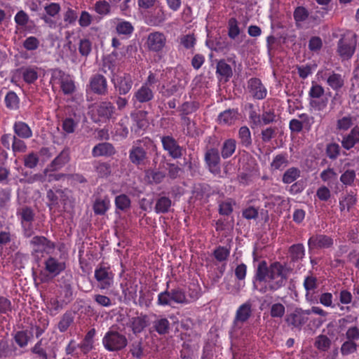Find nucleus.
Here are the masks:
<instances>
[{
	"instance_id": "obj_1",
	"label": "nucleus",
	"mask_w": 359,
	"mask_h": 359,
	"mask_svg": "<svg viewBox=\"0 0 359 359\" xmlns=\"http://www.w3.org/2000/svg\"><path fill=\"white\" fill-rule=\"evenodd\" d=\"M290 271L289 268L285 267L278 262L268 266L266 261H261L254 276L255 287H257V283H265L269 280V290L276 291L285 285Z\"/></svg>"
},
{
	"instance_id": "obj_2",
	"label": "nucleus",
	"mask_w": 359,
	"mask_h": 359,
	"mask_svg": "<svg viewBox=\"0 0 359 359\" xmlns=\"http://www.w3.org/2000/svg\"><path fill=\"white\" fill-rule=\"evenodd\" d=\"M156 149L150 140H137L129 149V161L138 168H145L150 164L151 154Z\"/></svg>"
},
{
	"instance_id": "obj_3",
	"label": "nucleus",
	"mask_w": 359,
	"mask_h": 359,
	"mask_svg": "<svg viewBox=\"0 0 359 359\" xmlns=\"http://www.w3.org/2000/svg\"><path fill=\"white\" fill-rule=\"evenodd\" d=\"M102 345L110 352H118L128 345V339L122 333L113 328L109 329L102 338Z\"/></svg>"
},
{
	"instance_id": "obj_4",
	"label": "nucleus",
	"mask_w": 359,
	"mask_h": 359,
	"mask_svg": "<svg viewBox=\"0 0 359 359\" xmlns=\"http://www.w3.org/2000/svg\"><path fill=\"white\" fill-rule=\"evenodd\" d=\"M324 93L325 90L323 86L313 83L309 92L310 107L317 111H323L325 109L328 103V98L323 97Z\"/></svg>"
},
{
	"instance_id": "obj_5",
	"label": "nucleus",
	"mask_w": 359,
	"mask_h": 359,
	"mask_svg": "<svg viewBox=\"0 0 359 359\" xmlns=\"http://www.w3.org/2000/svg\"><path fill=\"white\" fill-rule=\"evenodd\" d=\"M146 45L149 51L163 54L167 48V38L163 32H154L149 34Z\"/></svg>"
},
{
	"instance_id": "obj_6",
	"label": "nucleus",
	"mask_w": 359,
	"mask_h": 359,
	"mask_svg": "<svg viewBox=\"0 0 359 359\" xmlns=\"http://www.w3.org/2000/svg\"><path fill=\"white\" fill-rule=\"evenodd\" d=\"M95 278L97 282V288L108 290L114 283V273L109 267L99 264L95 270Z\"/></svg>"
},
{
	"instance_id": "obj_7",
	"label": "nucleus",
	"mask_w": 359,
	"mask_h": 359,
	"mask_svg": "<svg viewBox=\"0 0 359 359\" xmlns=\"http://www.w3.org/2000/svg\"><path fill=\"white\" fill-rule=\"evenodd\" d=\"M111 82L117 94L126 95L130 92L134 84L133 76L128 73L114 76Z\"/></svg>"
},
{
	"instance_id": "obj_8",
	"label": "nucleus",
	"mask_w": 359,
	"mask_h": 359,
	"mask_svg": "<svg viewBox=\"0 0 359 359\" xmlns=\"http://www.w3.org/2000/svg\"><path fill=\"white\" fill-rule=\"evenodd\" d=\"M163 148L168 155L174 159L180 158L183 155V148L172 135H164L161 137Z\"/></svg>"
},
{
	"instance_id": "obj_9",
	"label": "nucleus",
	"mask_w": 359,
	"mask_h": 359,
	"mask_svg": "<svg viewBox=\"0 0 359 359\" xmlns=\"http://www.w3.org/2000/svg\"><path fill=\"white\" fill-rule=\"evenodd\" d=\"M52 78L60 81V87L65 95H72L76 90L74 81L69 75L66 74L60 69L53 70Z\"/></svg>"
},
{
	"instance_id": "obj_10",
	"label": "nucleus",
	"mask_w": 359,
	"mask_h": 359,
	"mask_svg": "<svg viewBox=\"0 0 359 359\" xmlns=\"http://www.w3.org/2000/svg\"><path fill=\"white\" fill-rule=\"evenodd\" d=\"M204 160L210 172L218 174L220 171V156L217 148H207L204 155Z\"/></svg>"
},
{
	"instance_id": "obj_11",
	"label": "nucleus",
	"mask_w": 359,
	"mask_h": 359,
	"mask_svg": "<svg viewBox=\"0 0 359 359\" xmlns=\"http://www.w3.org/2000/svg\"><path fill=\"white\" fill-rule=\"evenodd\" d=\"M89 87L92 92L98 95H105L108 93L107 79L100 74H96L90 77Z\"/></svg>"
},
{
	"instance_id": "obj_12",
	"label": "nucleus",
	"mask_w": 359,
	"mask_h": 359,
	"mask_svg": "<svg viewBox=\"0 0 359 359\" xmlns=\"http://www.w3.org/2000/svg\"><path fill=\"white\" fill-rule=\"evenodd\" d=\"M333 245V239L327 235L316 234L310 237L308 241L309 250L314 249L329 248Z\"/></svg>"
},
{
	"instance_id": "obj_13",
	"label": "nucleus",
	"mask_w": 359,
	"mask_h": 359,
	"mask_svg": "<svg viewBox=\"0 0 359 359\" xmlns=\"http://www.w3.org/2000/svg\"><path fill=\"white\" fill-rule=\"evenodd\" d=\"M248 88L255 99L262 100L266 96V89L258 78H252L248 81Z\"/></svg>"
},
{
	"instance_id": "obj_14",
	"label": "nucleus",
	"mask_w": 359,
	"mask_h": 359,
	"mask_svg": "<svg viewBox=\"0 0 359 359\" xmlns=\"http://www.w3.org/2000/svg\"><path fill=\"white\" fill-rule=\"evenodd\" d=\"M96 113L102 120L109 121L116 118V107L110 101H103L97 106Z\"/></svg>"
},
{
	"instance_id": "obj_15",
	"label": "nucleus",
	"mask_w": 359,
	"mask_h": 359,
	"mask_svg": "<svg viewBox=\"0 0 359 359\" xmlns=\"http://www.w3.org/2000/svg\"><path fill=\"white\" fill-rule=\"evenodd\" d=\"M355 50V43L349 38L343 37L340 39L337 44V52L339 55L345 60L351 58Z\"/></svg>"
},
{
	"instance_id": "obj_16",
	"label": "nucleus",
	"mask_w": 359,
	"mask_h": 359,
	"mask_svg": "<svg viewBox=\"0 0 359 359\" xmlns=\"http://www.w3.org/2000/svg\"><path fill=\"white\" fill-rule=\"evenodd\" d=\"M308 321V318H304L303 309L297 308L292 313L286 316L285 322L287 325L292 328L301 329L302 327Z\"/></svg>"
},
{
	"instance_id": "obj_17",
	"label": "nucleus",
	"mask_w": 359,
	"mask_h": 359,
	"mask_svg": "<svg viewBox=\"0 0 359 359\" xmlns=\"http://www.w3.org/2000/svg\"><path fill=\"white\" fill-rule=\"evenodd\" d=\"M341 146L346 150L352 149L359 143V126H355L351 131L342 137Z\"/></svg>"
},
{
	"instance_id": "obj_18",
	"label": "nucleus",
	"mask_w": 359,
	"mask_h": 359,
	"mask_svg": "<svg viewBox=\"0 0 359 359\" xmlns=\"http://www.w3.org/2000/svg\"><path fill=\"white\" fill-rule=\"evenodd\" d=\"M70 161V149L65 147L52 161L49 167L51 170H57L64 167Z\"/></svg>"
},
{
	"instance_id": "obj_19",
	"label": "nucleus",
	"mask_w": 359,
	"mask_h": 359,
	"mask_svg": "<svg viewBox=\"0 0 359 359\" xmlns=\"http://www.w3.org/2000/svg\"><path fill=\"white\" fill-rule=\"evenodd\" d=\"M216 74L219 81H229L233 76L232 68L224 60H220L217 62Z\"/></svg>"
},
{
	"instance_id": "obj_20",
	"label": "nucleus",
	"mask_w": 359,
	"mask_h": 359,
	"mask_svg": "<svg viewBox=\"0 0 359 359\" xmlns=\"http://www.w3.org/2000/svg\"><path fill=\"white\" fill-rule=\"evenodd\" d=\"M327 84L334 91L340 90L344 86V77L334 71L325 74Z\"/></svg>"
},
{
	"instance_id": "obj_21",
	"label": "nucleus",
	"mask_w": 359,
	"mask_h": 359,
	"mask_svg": "<svg viewBox=\"0 0 359 359\" xmlns=\"http://www.w3.org/2000/svg\"><path fill=\"white\" fill-rule=\"evenodd\" d=\"M45 269L53 276H56L63 271L66 265L63 262H60L53 257H48L45 261Z\"/></svg>"
},
{
	"instance_id": "obj_22",
	"label": "nucleus",
	"mask_w": 359,
	"mask_h": 359,
	"mask_svg": "<svg viewBox=\"0 0 359 359\" xmlns=\"http://www.w3.org/2000/svg\"><path fill=\"white\" fill-rule=\"evenodd\" d=\"M252 304L250 301L241 304L236 311L234 323H243L246 322L252 315Z\"/></svg>"
},
{
	"instance_id": "obj_23",
	"label": "nucleus",
	"mask_w": 359,
	"mask_h": 359,
	"mask_svg": "<svg viewBox=\"0 0 359 359\" xmlns=\"http://www.w3.org/2000/svg\"><path fill=\"white\" fill-rule=\"evenodd\" d=\"M31 244L35 247V252H46L48 250L54 249L55 247L54 243L48 240L44 236H36L33 237L31 241Z\"/></svg>"
},
{
	"instance_id": "obj_24",
	"label": "nucleus",
	"mask_w": 359,
	"mask_h": 359,
	"mask_svg": "<svg viewBox=\"0 0 359 359\" xmlns=\"http://www.w3.org/2000/svg\"><path fill=\"white\" fill-rule=\"evenodd\" d=\"M116 150L114 146L108 142L100 143L95 145L92 151V155L94 157L110 156L115 154Z\"/></svg>"
},
{
	"instance_id": "obj_25",
	"label": "nucleus",
	"mask_w": 359,
	"mask_h": 359,
	"mask_svg": "<svg viewBox=\"0 0 359 359\" xmlns=\"http://www.w3.org/2000/svg\"><path fill=\"white\" fill-rule=\"evenodd\" d=\"M165 176V172L157 169L149 168L145 170V179L149 184H161Z\"/></svg>"
},
{
	"instance_id": "obj_26",
	"label": "nucleus",
	"mask_w": 359,
	"mask_h": 359,
	"mask_svg": "<svg viewBox=\"0 0 359 359\" xmlns=\"http://www.w3.org/2000/svg\"><path fill=\"white\" fill-rule=\"evenodd\" d=\"M149 325L148 317L147 315H141L137 317H133L130 320V327L134 334L142 332Z\"/></svg>"
},
{
	"instance_id": "obj_27",
	"label": "nucleus",
	"mask_w": 359,
	"mask_h": 359,
	"mask_svg": "<svg viewBox=\"0 0 359 359\" xmlns=\"http://www.w3.org/2000/svg\"><path fill=\"white\" fill-rule=\"evenodd\" d=\"M153 97V91L147 86V83L136 90L133 95V98L141 103L149 102Z\"/></svg>"
},
{
	"instance_id": "obj_28",
	"label": "nucleus",
	"mask_w": 359,
	"mask_h": 359,
	"mask_svg": "<svg viewBox=\"0 0 359 359\" xmlns=\"http://www.w3.org/2000/svg\"><path fill=\"white\" fill-rule=\"evenodd\" d=\"M238 118V112L237 109H229L219 114L218 116V121L219 124L232 125Z\"/></svg>"
},
{
	"instance_id": "obj_29",
	"label": "nucleus",
	"mask_w": 359,
	"mask_h": 359,
	"mask_svg": "<svg viewBox=\"0 0 359 359\" xmlns=\"http://www.w3.org/2000/svg\"><path fill=\"white\" fill-rule=\"evenodd\" d=\"M172 201L165 196H158L156 201L154 211L157 214H165L169 212L172 206Z\"/></svg>"
},
{
	"instance_id": "obj_30",
	"label": "nucleus",
	"mask_w": 359,
	"mask_h": 359,
	"mask_svg": "<svg viewBox=\"0 0 359 359\" xmlns=\"http://www.w3.org/2000/svg\"><path fill=\"white\" fill-rule=\"evenodd\" d=\"M355 118L351 114L338 118L336 122V129L340 132H345L351 128Z\"/></svg>"
},
{
	"instance_id": "obj_31",
	"label": "nucleus",
	"mask_w": 359,
	"mask_h": 359,
	"mask_svg": "<svg viewBox=\"0 0 359 359\" xmlns=\"http://www.w3.org/2000/svg\"><path fill=\"white\" fill-rule=\"evenodd\" d=\"M109 199L107 196L104 198H97L93 204V210L95 215H103L109 208Z\"/></svg>"
},
{
	"instance_id": "obj_32",
	"label": "nucleus",
	"mask_w": 359,
	"mask_h": 359,
	"mask_svg": "<svg viewBox=\"0 0 359 359\" xmlns=\"http://www.w3.org/2000/svg\"><path fill=\"white\" fill-rule=\"evenodd\" d=\"M13 130L15 133L21 138H29L32 136V132L29 126L22 122H15L13 126Z\"/></svg>"
},
{
	"instance_id": "obj_33",
	"label": "nucleus",
	"mask_w": 359,
	"mask_h": 359,
	"mask_svg": "<svg viewBox=\"0 0 359 359\" xmlns=\"http://www.w3.org/2000/svg\"><path fill=\"white\" fill-rule=\"evenodd\" d=\"M236 142L234 139L226 140L221 147V155L223 158L226 159L231 157L236 151Z\"/></svg>"
},
{
	"instance_id": "obj_34",
	"label": "nucleus",
	"mask_w": 359,
	"mask_h": 359,
	"mask_svg": "<svg viewBox=\"0 0 359 359\" xmlns=\"http://www.w3.org/2000/svg\"><path fill=\"white\" fill-rule=\"evenodd\" d=\"M95 330L94 328L90 330L86 334L83 341L80 344L79 347L83 353L86 354L93 348V337L95 335Z\"/></svg>"
},
{
	"instance_id": "obj_35",
	"label": "nucleus",
	"mask_w": 359,
	"mask_h": 359,
	"mask_svg": "<svg viewBox=\"0 0 359 359\" xmlns=\"http://www.w3.org/2000/svg\"><path fill=\"white\" fill-rule=\"evenodd\" d=\"M154 330L160 335H164L170 331V323L165 318H159L153 322Z\"/></svg>"
},
{
	"instance_id": "obj_36",
	"label": "nucleus",
	"mask_w": 359,
	"mask_h": 359,
	"mask_svg": "<svg viewBox=\"0 0 359 359\" xmlns=\"http://www.w3.org/2000/svg\"><path fill=\"white\" fill-rule=\"evenodd\" d=\"M17 215L20 217L21 224L32 223L34 219L35 214L32 208L23 206L17 210Z\"/></svg>"
},
{
	"instance_id": "obj_37",
	"label": "nucleus",
	"mask_w": 359,
	"mask_h": 359,
	"mask_svg": "<svg viewBox=\"0 0 359 359\" xmlns=\"http://www.w3.org/2000/svg\"><path fill=\"white\" fill-rule=\"evenodd\" d=\"M93 167L100 177H107L111 172V165L107 162L95 161Z\"/></svg>"
},
{
	"instance_id": "obj_38",
	"label": "nucleus",
	"mask_w": 359,
	"mask_h": 359,
	"mask_svg": "<svg viewBox=\"0 0 359 359\" xmlns=\"http://www.w3.org/2000/svg\"><path fill=\"white\" fill-rule=\"evenodd\" d=\"M238 138L240 140V144L245 147L248 148L252 145V137L250 129L247 126H242L238 130Z\"/></svg>"
},
{
	"instance_id": "obj_39",
	"label": "nucleus",
	"mask_w": 359,
	"mask_h": 359,
	"mask_svg": "<svg viewBox=\"0 0 359 359\" xmlns=\"http://www.w3.org/2000/svg\"><path fill=\"white\" fill-rule=\"evenodd\" d=\"M289 252L292 262H297L302 259L305 255L304 247L302 243L292 245L290 246Z\"/></svg>"
},
{
	"instance_id": "obj_40",
	"label": "nucleus",
	"mask_w": 359,
	"mask_h": 359,
	"mask_svg": "<svg viewBox=\"0 0 359 359\" xmlns=\"http://www.w3.org/2000/svg\"><path fill=\"white\" fill-rule=\"evenodd\" d=\"M116 31L120 35L130 36L133 32L134 27L128 21L118 20Z\"/></svg>"
},
{
	"instance_id": "obj_41",
	"label": "nucleus",
	"mask_w": 359,
	"mask_h": 359,
	"mask_svg": "<svg viewBox=\"0 0 359 359\" xmlns=\"http://www.w3.org/2000/svg\"><path fill=\"white\" fill-rule=\"evenodd\" d=\"M32 337L33 334L28 330L18 331L15 335V341L20 347L22 348L27 345Z\"/></svg>"
},
{
	"instance_id": "obj_42",
	"label": "nucleus",
	"mask_w": 359,
	"mask_h": 359,
	"mask_svg": "<svg viewBox=\"0 0 359 359\" xmlns=\"http://www.w3.org/2000/svg\"><path fill=\"white\" fill-rule=\"evenodd\" d=\"M300 173L301 171L299 168H290L284 172L282 181L285 184H291L300 177Z\"/></svg>"
},
{
	"instance_id": "obj_43",
	"label": "nucleus",
	"mask_w": 359,
	"mask_h": 359,
	"mask_svg": "<svg viewBox=\"0 0 359 359\" xmlns=\"http://www.w3.org/2000/svg\"><path fill=\"white\" fill-rule=\"evenodd\" d=\"M130 353L133 357L137 359H141L144 356L143 341L142 339L131 343L130 345Z\"/></svg>"
},
{
	"instance_id": "obj_44",
	"label": "nucleus",
	"mask_w": 359,
	"mask_h": 359,
	"mask_svg": "<svg viewBox=\"0 0 359 359\" xmlns=\"http://www.w3.org/2000/svg\"><path fill=\"white\" fill-rule=\"evenodd\" d=\"M73 322V314L70 311H67L62 316L61 319L57 324V327L61 332H65Z\"/></svg>"
},
{
	"instance_id": "obj_45",
	"label": "nucleus",
	"mask_w": 359,
	"mask_h": 359,
	"mask_svg": "<svg viewBox=\"0 0 359 359\" xmlns=\"http://www.w3.org/2000/svg\"><path fill=\"white\" fill-rule=\"evenodd\" d=\"M79 122V118H76L74 114V118L67 117L62 121V128L67 133H73Z\"/></svg>"
},
{
	"instance_id": "obj_46",
	"label": "nucleus",
	"mask_w": 359,
	"mask_h": 359,
	"mask_svg": "<svg viewBox=\"0 0 359 359\" xmlns=\"http://www.w3.org/2000/svg\"><path fill=\"white\" fill-rule=\"evenodd\" d=\"M356 177L355 171L353 169L344 170L340 176V182L345 186H352Z\"/></svg>"
},
{
	"instance_id": "obj_47",
	"label": "nucleus",
	"mask_w": 359,
	"mask_h": 359,
	"mask_svg": "<svg viewBox=\"0 0 359 359\" xmlns=\"http://www.w3.org/2000/svg\"><path fill=\"white\" fill-rule=\"evenodd\" d=\"M130 199L126 194H121L115 198V205L117 209L125 211L130 207Z\"/></svg>"
},
{
	"instance_id": "obj_48",
	"label": "nucleus",
	"mask_w": 359,
	"mask_h": 359,
	"mask_svg": "<svg viewBox=\"0 0 359 359\" xmlns=\"http://www.w3.org/2000/svg\"><path fill=\"white\" fill-rule=\"evenodd\" d=\"M315 346L322 351H327L331 345V340L326 336L320 334L316 338Z\"/></svg>"
},
{
	"instance_id": "obj_49",
	"label": "nucleus",
	"mask_w": 359,
	"mask_h": 359,
	"mask_svg": "<svg viewBox=\"0 0 359 359\" xmlns=\"http://www.w3.org/2000/svg\"><path fill=\"white\" fill-rule=\"evenodd\" d=\"M276 116L273 109L264 111L260 116V127L276 121Z\"/></svg>"
},
{
	"instance_id": "obj_50",
	"label": "nucleus",
	"mask_w": 359,
	"mask_h": 359,
	"mask_svg": "<svg viewBox=\"0 0 359 359\" xmlns=\"http://www.w3.org/2000/svg\"><path fill=\"white\" fill-rule=\"evenodd\" d=\"M94 9L99 15H107L110 13L111 6L104 0L97 1L94 5Z\"/></svg>"
},
{
	"instance_id": "obj_51",
	"label": "nucleus",
	"mask_w": 359,
	"mask_h": 359,
	"mask_svg": "<svg viewBox=\"0 0 359 359\" xmlns=\"http://www.w3.org/2000/svg\"><path fill=\"white\" fill-rule=\"evenodd\" d=\"M179 41L181 46L186 49H191L194 47L196 39L192 34L182 35L179 38Z\"/></svg>"
},
{
	"instance_id": "obj_52",
	"label": "nucleus",
	"mask_w": 359,
	"mask_h": 359,
	"mask_svg": "<svg viewBox=\"0 0 359 359\" xmlns=\"http://www.w3.org/2000/svg\"><path fill=\"white\" fill-rule=\"evenodd\" d=\"M327 157L331 160H335L340 154V147L337 143L328 144L325 149Z\"/></svg>"
},
{
	"instance_id": "obj_53",
	"label": "nucleus",
	"mask_w": 359,
	"mask_h": 359,
	"mask_svg": "<svg viewBox=\"0 0 359 359\" xmlns=\"http://www.w3.org/2000/svg\"><path fill=\"white\" fill-rule=\"evenodd\" d=\"M230 255V250L225 247L219 246L217 247L213 252V255L215 258L218 262H224L226 261Z\"/></svg>"
},
{
	"instance_id": "obj_54",
	"label": "nucleus",
	"mask_w": 359,
	"mask_h": 359,
	"mask_svg": "<svg viewBox=\"0 0 359 359\" xmlns=\"http://www.w3.org/2000/svg\"><path fill=\"white\" fill-rule=\"evenodd\" d=\"M46 198L48 200L47 205L50 210L56 207L59 203V194H57V189L55 191H53V189L48 190Z\"/></svg>"
},
{
	"instance_id": "obj_55",
	"label": "nucleus",
	"mask_w": 359,
	"mask_h": 359,
	"mask_svg": "<svg viewBox=\"0 0 359 359\" xmlns=\"http://www.w3.org/2000/svg\"><path fill=\"white\" fill-rule=\"evenodd\" d=\"M6 105L11 109H15L18 107V97L17 95L13 92H8L5 97Z\"/></svg>"
},
{
	"instance_id": "obj_56",
	"label": "nucleus",
	"mask_w": 359,
	"mask_h": 359,
	"mask_svg": "<svg viewBox=\"0 0 359 359\" xmlns=\"http://www.w3.org/2000/svg\"><path fill=\"white\" fill-rule=\"evenodd\" d=\"M199 107V104L196 102H185L181 107L180 111L184 115H188L195 112Z\"/></svg>"
},
{
	"instance_id": "obj_57",
	"label": "nucleus",
	"mask_w": 359,
	"mask_h": 359,
	"mask_svg": "<svg viewBox=\"0 0 359 359\" xmlns=\"http://www.w3.org/2000/svg\"><path fill=\"white\" fill-rule=\"evenodd\" d=\"M63 18L64 22L66 23L65 27H67L69 25L75 24L78 18V13L76 11L73 10L72 8H68L67 11L65 12Z\"/></svg>"
},
{
	"instance_id": "obj_58",
	"label": "nucleus",
	"mask_w": 359,
	"mask_h": 359,
	"mask_svg": "<svg viewBox=\"0 0 359 359\" xmlns=\"http://www.w3.org/2000/svg\"><path fill=\"white\" fill-rule=\"evenodd\" d=\"M229 26V36L234 39L239 34H240V29L238 25V22L236 18H231L229 20L228 23Z\"/></svg>"
},
{
	"instance_id": "obj_59",
	"label": "nucleus",
	"mask_w": 359,
	"mask_h": 359,
	"mask_svg": "<svg viewBox=\"0 0 359 359\" xmlns=\"http://www.w3.org/2000/svg\"><path fill=\"white\" fill-rule=\"evenodd\" d=\"M39 161L38 155L34 152H31L25 156L24 165L28 168H34L38 165Z\"/></svg>"
},
{
	"instance_id": "obj_60",
	"label": "nucleus",
	"mask_w": 359,
	"mask_h": 359,
	"mask_svg": "<svg viewBox=\"0 0 359 359\" xmlns=\"http://www.w3.org/2000/svg\"><path fill=\"white\" fill-rule=\"evenodd\" d=\"M172 290V295L174 296V303L176 304H188L187 299L184 292L181 288H175Z\"/></svg>"
},
{
	"instance_id": "obj_61",
	"label": "nucleus",
	"mask_w": 359,
	"mask_h": 359,
	"mask_svg": "<svg viewBox=\"0 0 359 359\" xmlns=\"http://www.w3.org/2000/svg\"><path fill=\"white\" fill-rule=\"evenodd\" d=\"M356 343L348 339L344 341L341 346V353L344 355L353 353L356 351Z\"/></svg>"
},
{
	"instance_id": "obj_62",
	"label": "nucleus",
	"mask_w": 359,
	"mask_h": 359,
	"mask_svg": "<svg viewBox=\"0 0 359 359\" xmlns=\"http://www.w3.org/2000/svg\"><path fill=\"white\" fill-rule=\"evenodd\" d=\"M309 17V11L303 6L297 7L294 11V18L296 22H304Z\"/></svg>"
},
{
	"instance_id": "obj_63",
	"label": "nucleus",
	"mask_w": 359,
	"mask_h": 359,
	"mask_svg": "<svg viewBox=\"0 0 359 359\" xmlns=\"http://www.w3.org/2000/svg\"><path fill=\"white\" fill-rule=\"evenodd\" d=\"M287 163L286 154H278L273 158L271 166L272 168L278 170L284 167Z\"/></svg>"
},
{
	"instance_id": "obj_64",
	"label": "nucleus",
	"mask_w": 359,
	"mask_h": 359,
	"mask_svg": "<svg viewBox=\"0 0 359 359\" xmlns=\"http://www.w3.org/2000/svg\"><path fill=\"white\" fill-rule=\"evenodd\" d=\"M23 79L27 83H32L38 79V73L34 68H27L23 72Z\"/></svg>"
}]
</instances>
